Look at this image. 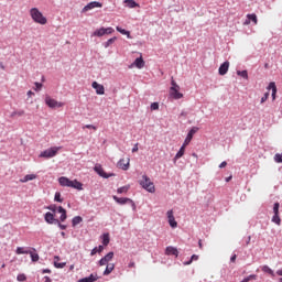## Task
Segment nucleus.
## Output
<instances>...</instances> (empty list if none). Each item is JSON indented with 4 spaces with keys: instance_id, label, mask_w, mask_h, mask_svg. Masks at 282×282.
Returning a JSON list of instances; mask_svg holds the SVG:
<instances>
[{
    "instance_id": "1",
    "label": "nucleus",
    "mask_w": 282,
    "mask_h": 282,
    "mask_svg": "<svg viewBox=\"0 0 282 282\" xmlns=\"http://www.w3.org/2000/svg\"><path fill=\"white\" fill-rule=\"evenodd\" d=\"M59 186H64L67 188H75V191H83V184L78 180H69L67 176H61L58 178Z\"/></svg>"
},
{
    "instance_id": "2",
    "label": "nucleus",
    "mask_w": 282,
    "mask_h": 282,
    "mask_svg": "<svg viewBox=\"0 0 282 282\" xmlns=\"http://www.w3.org/2000/svg\"><path fill=\"white\" fill-rule=\"evenodd\" d=\"M30 13L35 23H40V25H45V23H47V18H45L37 8H32Z\"/></svg>"
},
{
    "instance_id": "3",
    "label": "nucleus",
    "mask_w": 282,
    "mask_h": 282,
    "mask_svg": "<svg viewBox=\"0 0 282 282\" xmlns=\"http://www.w3.org/2000/svg\"><path fill=\"white\" fill-rule=\"evenodd\" d=\"M58 151H61V147H52L42 151L39 158H44L45 160H50L52 158H56V155L58 154Z\"/></svg>"
},
{
    "instance_id": "4",
    "label": "nucleus",
    "mask_w": 282,
    "mask_h": 282,
    "mask_svg": "<svg viewBox=\"0 0 282 282\" xmlns=\"http://www.w3.org/2000/svg\"><path fill=\"white\" fill-rule=\"evenodd\" d=\"M140 186L148 191V193H153L155 191V185L151 182V178L147 175L142 176V180L139 182Z\"/></svg>"
},
{
    "instance_id": "5",
    "label": "nucleus",
    "mask_w": 282,
    "mask_h": 282,
    "mask_svg": "<svg viewBox=\"0 0 282 282\" xmlns=\"http://www.w3.org/2000/svg\"><path fill=\"white\" fill-rule=\"evenodd\" d=\"M112 199L119 204V206H124V204H129L132 208L133 212H135V202L133 199L128 198V197H118L116 195L112 196Z\"/></svg>"
},
{
    "instance_id": "6",
    "label": "nucleus",
    "mask_w": 282,
    "mask_h": 282,
    "mask_svg": "<svg viewBox=\"0 0 282 282\" xmlns=\"http://www.w3.org/2000/svg\"><path fill=\"white\" fill-rule=\"evenodd\" d=\"M95 173L99 175V177H102L104 180H109V177H116V173H107L105 172V169H102V165L96 164L94 167Z\"/></svg>"
},
{
    "instance_id": "7",
    "label": "nucleus",
    "mask_w": 282,
    "mask_h": 282,
    "mask_svg": "<svg viewBox=\"0 0 282 282\" xmlns=\"http://www.w3.org/2000/svg\"><path fill=\"white\" fill-rule=\"evenodd\" d=\"M45 105L50 107V109H61V107H63L65 104L57 101L56 99L50 97V95H46Z\"/></svg>"
},
{
    "instance_id": "8",
    "label": "nucleus",
    "mask_w": 282,
    "mask_h": 282,
    "mask_svg": "<svg viewBox=\"0 0 282 282\" xmlns=\"http://www.w3.org/2000/svg\"><path fill=\"white\" fill-rule=\"evenodd\" d=\"M197 131H199V128L197 127H192L191 130L187 132V135L184 140V144H191V141L193 140V137L195 135V133H197Z\"/></svg>"
},
{
    "instance_id": "9",
    "label": "nucleus",
    "mask_w": 282,
    "mask_h": 282,
    "mask_svg": "<svg viewBox=\"0 0 282 282\" xmlns=\"http://www.w3.org/2000/svg\"><path fill=\"white\" fill-rule=\"evenodd\" d=\"M91 87L96 90L97 96H105V86L98 82H93Z\"/></svg>"
},
{
    "instance_id": "10",
    "label": "nucleus",
    "mask_w": 282,
    "mask_h": 282,
    "mask_svg": "<svg viewBox=\"0 0 282 282\" xmlns=\"http://www.w3.org/2000/svg\"><path fill=\"white\" fill-rule=\"evenodd\" d=\"M167 221L171 228H177V220H175V216L173 215V209L167 210Z\"/></svg>"
},
{
    "instance_id": "11",
    "label": "nucleus",
    "mask_w": 282,
    "mask_h": 282,
    "mask_svg": "<svg viewBox=\"0 0 282 282\" xmlns=\"http://www.w3.org/2000/svg\"><path fill=\"white\" fill-rule=\"evenodd\" d=\"M165 254L167 257H176V258H178L180 257V251L177 250V248H175L173 246H169L165 249Z\"/></svg>"
},
{
    "instance_id": "12",
    "label": "nucleus",
    "mask_w": 282,
    "mask_h": 282,
    "mask_svg": "<svg viewBox=\"0 0 282 282\" xmlns=\"http://www.w3.org/2000/svg\"><path fill=\"white\" fill-rule=\"evenodd\" d=\"M229 67H230V62H228V61L224 62V63L219 66V68H218V74H219L220 76H226V74H228Z\"/></svg>"
},
{
    "instance_id": "13",
    "label": "nucleus",
    "mask_w": 282,
    "mask_h": 282,
    "mask_svg": "<svg viewBox=\"0 0 282 282\" xmlns=\"http://www.w3.org/2000/svg\"><path fill=\"white\" fill-rule=\"evenodd\" d=\"M94 8H102V3L98 1L89 2L87 6L83 8V12H89V10H94Z\"/></svg>"
},
{
    "instance_id": "14",
    "label": "nucleus",
    "mask_w": 282,
    "mask_h": 282,
    "mask_svg": "<svg viewBox=\"0 0 282 282\" xmlns=\"http://www.w3.org/2000/svg\"><path fill=\"white\" fill-rule=\"evenodd\" d=\"M44 221H46V224H50V225H55L56 221H58V219L54 217V214H52L51 212H47L44 215Z\"/></svg>"
},
{
    "instance_id": "15",
    "label": "nucleus",
    "mask_w": 282,
    "mask_h": 282,
    "mask_svg": "<svg viewBox=\"0 0 282 282\" xmlns=\"http://www.w3.org/2000/svg\"><path fill=\"white\" fill-rule=\"evenodd\" d=\"M170 96L174 98V100H180L184 98V95L180 93V88H170Z\"/></svg>"
},
{
    "instance_id": "16",
    "label": "nucleus",
    "mask_w": 282,
    "mask_h": 282,
    "mask_svg": "<svg viewBox=\"0 0 282 282\" xmlns=\"http://www.w3.org/2000/svg\"><path fill=\"white\" fill-rule=\"evenodd\" d=\"M267 89H268V91H270V90L272 91L271 93L272 100H276V91H278L276 83H274V82L269 83Z\"/></svg>"
},
{
    "instance_id": "17",
    "label": "nucleus",
    "mask_w": 282,
    "mask_h": 282,
    "mask_svg": "<svg viewBox=\"0 0 282 282\" xmlns=\"http://www.w3.org/2000/svg\"><path fill=\"white\" fill-rule=\"evenodd\" d=\"M113 251L108 252L105 257L99 260V265H107L111 259H113Z\"/></svg>"
},
{
    "instance_id": "18",
    "label": "nucleus",
    "mask_w": 282,
    "mask_h": 282,
    "mask_svg": "<svg viewBox=\"0 0 282 282\" xmlns=\"http://www.w3.org/2000/svg\"><path fill=\"white\" fill-rule=\"evenodd\" d=\"M251 22L254 23V25H257V22H258L257 14L254 13L247 14V19L243 22V25H250Z\"/></svg>"
},
{
    "instance_id": "19",
    "label": "nucleus",
    "mask_w": 282,
    "mask_h": 282,
    "mask_svg": "<svg viewBox=\"0 0 282 282\" xmlns=\"http://www.w3.org/2000/svg\"><path fill=\"white\" fill-rule=\"evenodd\" d=\"M98 281V273H91L86 278L79 279L77 282H96Z\"/></svg>"
},
{
    "instance_id": "20",
    "label": "nucleus",
    "mask_w": 282,
    "mask_h": 282,
    "mask_svg": "<svg viewBox=\"0 0 282 282\" xmlns=\"http://www.w3.org/2000/svg\"><path fill=\"white\" fill-rule=\"evenodd\" d=\"M61 261V257L54 256V268H57L58 270H62L67 265V262H58Z\"/></svg>"
},
{
    "instance_id": "21",
    "label": "nucleus",
    "mask_w": 282,
    "mask_h": 282,
    "mask_svg": "<svg viewBox=\"0 0 282 282\" xmlns=\"http://www.w3.org/2000/svg\"><path fill=\"white\" fill-rule=\"evenodd\" d=\"M185 151H186V144L183 143L182 147L180 148V150L177 151V153L174 156V162H176V160H180V158H183Z\"/></svg>"
},
{
    "instance_id": "22",
    "label": "nucleus",
    "mask_w": 282,
    "mask_h": 282,
    "mask_svg": "<svg viewBox=\"0 0 282 282\" xmlns=\"http://www.w3.org/2000/svg\"><path fill=\"white\" fill-rule=\"evenodd\" d=\"M117 166L119 169H122V171H129V166H130L129 159H128L127 163H124V159H120L119 162L117 163Z\"/></svg>"
},
{
    "instance_id": "23",
    "label": "nucleus",
    "mask_w": 282,
    "mask_h": 282,
    "mask_svg": "<svg viewBox=\"0 0 282 282\" xmlns=\"http://www.w3.org/2000/svg\"><path fill=\"white\" fill-rule=\"evenodd\" d=\"M133 65L138 68V69H142V67H144V58H142V56L137 57L133 62Z\"/></svg>"
},
{
    "instance_id": "24",
    "label": "nucleus",
    "mask_w": 282,
    "mask_h": 282,
    "mask_svg": "<svg viewBox=\"0 0 282 282\" xmlns=\"http://www.w3.org/2000/svg\"><path fill=\"white\" fill-rule=\"evenodd\" d=\"M111 241V238L109 237V232H106L101 235V246L107 247L109 246V242Z\"/></svg>"
},
{
    "instance_id": "25",
    "label": "nucleus",
    "mask_w": 282,
    "mask_h": 282,
    "mask_svg": "<svg viewBox=\"0 0 282 282\" xmlns=\"http://www.w3.org/2000/svg\"><path fill=\"white\" fill-rule=\"evenodd\" d=\"M112 270H116V264H113V263L107 264V267L104 271V276H109V274H111Z\"/></svg>"
},
{
    "instance_id": "26",
    "label": "nucleus",
    "mask_w": 282,
    "mask_h": 282,
    "mask_svg": "<svg viewBox=\"0 0 282 282\" xmlns=\"http://www.w3.org/2000/svg\"><path fill=\"white\" fill-rule=\"evenodd\" d=\"M117 32H119V34H122L123 36H127V39H131V32L127 31L126 29H122V26H117L116 28Z\"/></svg>"
},
{
    "instance_id": "27",
    "label": "nucleus",
    "mask_w": 282,
    "mask_h": 282,
    "mask_svg": "<svg viewBox=\"0 0 282 282\" xmlns=\"http://www.w3.org/2000/svg\"><path fill=\"white\" fill-rule=\"evenodd\" d=\"M32 180H36V174H26L23 178L20 180V182L25 184L26 182H32Z\"/></svg>"
},
{
    "instance_id": "28",
    "label": "nucleus",
    "mask_w": 282,
    "mask_h": 282,
    "mask_svg": "<svg viewBox=\"0 0 282 282\" xmlns=\"http://www.w3.org/2000/svg\"><path fill=\"white\" fill-rule=\"evenodd\" d=\"M126 7L127 8H140V4H138V2H135V0H124Z\"/></svg>"
},
{
    "instance_id": "29",
    "label": "nucleus",
    "mask_w": 282,
    "mask_h": 282,
    "mask_svg": "<svg viewBox=\"0 0 282 282\" xmlns=\"http://www.w3.org/2000/svg\"><path fill=\"white\" fill-rule=\"evenodd\" d=\"M102 250H105V247L102 245H99L98 247H95L90 251V257H94L95 254H98V253L102 252Z\"/></svg>"
},
{
    "instance_id": "30",
    "label": "nucleus",
    "mask_w": 282,
    "mask_h": 282,
    "mask_svg": "<svg viewBox=\"0 0 282 282\" xmlns=\"http://www.w3.org/2000/svg\"><path fill=\"white\" fill-rule=\"evenodd\" d=\"M78 224H83V218L80 216L73 217L72 227L76 228V226H78Z\"/></svg>"
},
{
    "instance_id": "31",
    "label": "nucleus",
    "mask_w": 282,
    "mask_h": 282,
    "mask_svg": "<svg viewBox=\"0 0 282 282\" xmlns=\"http://www.w3.org/2000/svg\"><path fill=\"white\" fill-rule=\"evenodd\" d=\"M116 41H118V37L113 36V37H110L108 41L104 42L102 45L107 50V47H109L110 45H113Z\"/></svg>"
},
{
    "instance_id": "32",
    "label": "nucleus",
    "mask_w": 282,
    "mask_h": 282,
    "mask_svg": "<svg viewBox=\"0 0 282 282\" xmlns=\"http://www.w3.org/2000/svg\"><path fill=\"white\" fill-rule=\"evenodd\" d=\"M262 272H264L265 274H270V276H275L274 270H272L271 268H269L268 264H264V265L262 267Z\"/></svg>"
},
{
    "instance_id": "33",
    "label": "nucleus",
    "mask_w": 282,
    "mask_h": 282,
    "mask_svg": "<svg viewBox=\"0 0 282 282\" xmlns=\"http://www.w3.org/2000/svg\"><path fill=\"white\" fill-rule=\"evenodd\" d=\"M93 36H105V26H101L100 29H97L96 31H94Z\"/></svg>"
},
{
    "instance_id": "34",
    "label": "nucleus",
    "mask_w": 282,
    "mask_h": 282,
    "mask_svg": "<svg viewBox=\"0 0 282 282\" xmlns=\"http://www.w3.org/2000/svg\"><path fill=\"white\" fill-rule=\"evenodd\" d=\"M17 254H30V250L25 249V247H18L15 250Z\"/></svg>"
},
{
    "instance_id": "35",
    "label": "nucleus",
    "mask_w": 282,
    "mask_h": 282,
    "mask_svg": "<svg viewBox=\"0 0 282 282\" xmlns=\"http://www.w3.org/2000/svg\"><path fill=\"white\" fill-rule=\"evenodd\" d=\"M199 259V256L193 254L188 261L183 262V265H191L194 261H197Z\"/></svg>"
},
{
    "instance_id": "36",
    "label": "nucleus",
    "mask_w": 282,
    "mask_h": 282,
    "mask_svg": "<svg viewBox=\"0 0 282 282\" xmlns=\"http://www.w3.org/2000/svg\"><path fill=\"white\" fill-rule=\"evenodd\" d=\"M271 221L273 224H276V226H281V217L279 216V214H274Z\"/></svg>"
},
{
    "instance_id": "37",
    "label": "nucleus",
    "mask_w": 282,
    "mask_h": 282,
    "mask_svg": "<svg viewBox=\"0 0 282 282\" xmlns=\"http://www.w3.org/2000/svg\"><path fill=\"white\" fill-rule=\"evenodd\" d=\"M129 188H131L130 185H126V186L119 187V188L117 189V193H118L119 195H122V193H128V192H129Z\"/></svg>"
},
{
    "instance_id": "38",
    "label": "nucleus",
    "mask_w": 282,
    "mask_h": 282,
    "mask_svg": "<svg viewBox=\"0 0 282 282\" xmlns=\"http://www.w3.org/2000/svg\"><path fill=\"white\" fill-rule=\"evenodd\" d=\"M29 254H30L31 261H33V263H36V261H39V259H40L39 253H34L32 251H29Z\"/></svg>"
},
{
    "instance_id": "39",
    "label": "nucleus",
    "mask_w": 282,
    "mask_h": 282,
    "mask_svg": "<svg viewBox=\"0 0 282 282\" xmlns=\"http://www.w3.org/2000/svg\"><path fill=\"white\" fill-rule=\"evenodd\" d=\"M237 75L248 80V70H237Z\"/></svg>"
},
{
    "instance_id": "40",
    "label": "nucleus",
    "mask_w": 282,
    "mask_h": 282,
    "mask_svg": "<svg viewBox=\"0 0 282 282\" xmlns=\"http://www.w3.org/2000/svg\"><path fill=\"white\" fill-rule=\"evenodd\" d=\"M54 202L63 204V197H61V192H56L54 196Z\"/></svg>"
},
{
    "instance_id": "41",
    "label": "nucleus",
    "mask_w": 282,
    "mask_h": 282,
    "mask_svg": "<svg viewBox=\"0 0 282 282\" xmlns=\"http://www.w3.org/2000/svg\"><path fill=\"white\" fill-rule=\"evenodd\" d=\"M17 281L19 282L28 281V276L25 275V273H20L17 276Z\"/></svg>"
},
{
    "instance_id": "42",
    "label": "nucleus",
    "mask_w": 282,
    "mask_h": 282,
    "mask_svg": "<svg viewBox=\"0 0 282 282\" xmlns=\"http://www.w3.org/2000/svg\"><path fill=\"white\" fill-rule=\"evenodd\" d=\"M55 226H58L59 230H67V225L61 224L59 219L55 221Z\"/></svg>"
},
{
    "instance_id": "43",
    "label": "nucleus",
    "mask_w": 282,
    "mask_h": 282,
    "mask_svg": "<svg viewBox=\"0 0 282 282\" xmlns=\"http://www.w3.org/2000/svg\"><path fill=\"white\" fill-rule=\"evenodd\" d=\"M280 207H281V204H279V202L273 204V215H279Z\"/></svg>"
},
{
    "instance_id": "44",
    "label": "nucleus",
    "mask_w": 282,
    "mask_h": 282,
    "mask_svg": "<svg viewBox=\"0 0 282 282\" xmlns=\"http://www.w3.org/2000/svg\"><path fill=\"white\" fill-rule=\"evenodd\" d=\"M150 109L152 111H158V109H160V104L159 102H152L150 106Z\"/></svg>"
},
{
    "instance_id": "45",
    "label": "nucleus",
    "mask_w": 282,
    "mask_h": 282,
    "mask_svg": "<svg viewBox=\"0 0 282 282\" xmlns=\"http://www.w3.org/2000/svg\"><path fill=\"white\" fill-rule=\"evenodd\" d=\"M57 208H58V207H56V205H48V206L46 207V210H51V213H56Z\"/></svg>"
},
{
    "instance_id": "46",
    "label": "nucleus",
    "mask_w": 282,
    "mask_h": 282,
    "mask_svg": "<svg viewBox=\"0 0 282 282\" xmlns=\"http://www.w3.org/2000/svg\"><path fill=\"white\" fill-rule=\"evenodd\" d=\"M104 32L105 34H113L115 30L113 28L109 26V28H104Z\"/></svg>"
},
{
    "instance_id": "47",
    "label": "nucleus",
    "mask_w": 282,
    "mask_h": 282,
    "mask_svg": "<svg viewBox=\"0 0 282 282\" xmlns=\"http://www.w3.org/2000/svg\"><path fill=\"white\" fill-rule=\"evenodd\" d=\"M56 210H57V213H59L61 215H65V214L67 213V209L64 208L63 206H58Z\"/></svg>"
},
{
    "instance_id": "48",
    "label": "nucleus",
    "mask_w": 282,
    "mask_h": 282,
    "mask_svg": "<svg viewBox=\"0 0 282 282\" xmlns=\"http://www.w3.org/2000/svg\"><path fill=\"white\" fill-rule=\"evenodd\" d=\"M34 85H35V91H41V89H43L42 83L35 82Z\"/></svg>"
},
{
    "instance_id": "49",
    "label": "nucleus",
    "mask_w": 282,
    "mask_h": 282,
    "mask_svg": "<svg viewBox=\"0 0 282 282\" xmlns=\"http://www.w3.org/2000/svg\"><path fill=\"white\" fill-rule=\"evenodd\" d=\"M180 89V85H177V83H175V79L171 80V89Z\"/></svg>"
},
{
    "instance_id": "50",
    "label": "nucleus",
    "mask_w": 282,
    "mask_h": 282,
    "mask_svg": "<svg viewBox=\"0 0 282 282\" xmlns=\"http://www.w3.org/2000/svg\"><path fill=\"white\" fill-rule=\"evenodd\" d=\"M270 98V91L264 93L263 97L261 98V104L265 102Z\"/></svg>"
},
{
    "instance_id": "51",
    "label": "nucleus",
    "mask_w": 282,
    "mask_h": 282,
    "mask_svg": "<svg viewBox=\"0 0 282 282\" xmlns=\"http://www.w3.org/2000/svg\"><path fill=\"white\" fill-rule=\"evenodd\" d=\"M67 220V213L66 214H61L59 216V223L66 221Z\"/></svg>"
},
{
    "instance_id": "52",
    "label": "nucleus",
    "mask_w": 282,
    "mask_h": 282,
    "mask_svg": "<svg viewBox=\"0 0 282 282\" xmlns=\"http://www.w3.org/2000/svg\"><path fill=\"white\" fill-rule=\"evenodd\" d=\"M247 279H249V281H257L258 276L257 274H250L247 276Z\"/></svg>"
},
{
    "instance_id": "53",
    "label": "nucleus",
    "mask_w": 282,
    "mask_h": 282,
    "mask_svg": "<svg viewBox=\"0 0 282 282\" xmlns=\"http://www.w3.org/2000/svg\"><path fill=\"white\" fill-rule=\"evenodd\" d=\"M247 279H249V281H257L258 276L257 274H250L247 276Z\"/></svg>"
},
{
    "instance_id": "54",
    "label": "nucleus",
    "mask_w": 282,
    "mask_h": 282,
    "mask_svg": "<svg viewBox=\"0 0 282 282\" xmlns=\"http://www.w3.org/2000/svg\"><path fill=\"white\" fill-rule=\"evenodd\" d=\"M226 166H228V162H226V161H223V162L219 164V169H226Z\"/></svg>"
},
{
    "instance_id": "55",
    "label": "nucleus",
    "mask_w": 282,
    "mask_h": 282,
    "mask_svg": "<svg viewBox=\"0 0 282 282\" xmlns=\"http://www.w3.org/2000/svg\"><path fill=\"white\" fill-rule=\"evenodd\" d=\"M42 274H52V270L50 269H43Z\"/></svg>"
},
{
    "instance_id": "56",
    "label": "nucleus",
    "mask_w": 282,
    "mask_h": 282,
    "mask_svg": "<svg viewBox=\"0 0 282 282\" xmlns=\"http://www.w3.org/2000/svg\"><path fill=\"white\" fill-rule=\"evenodd\" d=\"M85 129H94V131H96V126H94V124H86Z\"/></svg>"
},
{
    "instance_id": "57",
    "label": "nucleus",
    "mask_w": 282,
    "mask_h": 282,
    "mask_svg": "<svg viewBox=\"0 0 282 282\" xmlns=\"http://www.w3.org/2000/svg\"><path fill=\"white\" fill-rule=\"evenodd\" d=\"M230 261H231V263H235V261H237V254H232L230 257Z\"/></svg>"
},
{
    "instance_id": "58",
    "label": "nucleus",
    "mask_w": 282,
    "mask_h": 282,
    "mask_svg": "<svg viewBox=\"0 0 282 282\" xmlns=\"http://www.w3.org/2000/svg\"><path fill=\"white\" fill-rule=\"evenodd\" d=\"M137 151H138V143H135V144L133 145V148H132V153H137Z\"/></svg>"
},
{
    "instance_id": "59",
    "label": "nucleus",
    "mask_w": 282,
    "mask_h": 282,
    "mask_svg": "<svg viewBox=\"0 0 282 282\" xmlns=\"http://www.w3.org/2000/svg\"><path fill=\"white\" fill-rule=\"evenodd\" d=\"M15 115H17V116H24V115H25V111L20 110V111H18V112H15Z\"/></svg>"
},
{
    "instance_id": "60",
    "label": "nucleus",
    "mask_w": 282,
    "mask_h": 282,
    "mask_svg": "<svg viewBox=\"0 0 282 282\" xmlns=\"http://www.w3.org/2000/svg\"><path fill=\"white\" fill-rule=\"evenodd\" d=\"M44 282H52V279L47 275L44 276Z\"/></svg>"
},
{
    "instance_id": "61",
    "label": "nucleus",
    "mask_w": 282,
    "mask_h": 282,
    "mask_svg": "<svg viewBox=\"0 0 282 282\" xmlns=\"http://www.w3.org/2000/svg\"><path fill=\"white\" fill-rule=\"evenodd\" d=\"M251 239H252V237L248 236L247 241H246V246L250 245Z\"/></svg>"
},
{
    "instance_id": "62",
    "label": "nucleus",
    "mask_w": 282,
    "mask_h": 282,
    "mask_svg": "<svg viewBox=\"0 0 282 282\" xmlns=\"http://www.w3.org/2000/svg\"><path fill=\"white\" fill-rule=\"evenodd\" d=\"M278 276H282V269L276 271Z\"/></svg>"
},
{
    "instance_id": "63",
    "label": "nucleus",
    "mask_w": 282,
    "mask_h": 282,
    "mask_svg": "<svg viewBox=\"0 0 282 282\" xmlns=\"http://www.w3.org/2000/svg\"><path fill=\"white\" fill-rule=\"evenodd\" d=\"M0 69H6V65H3V62H0Z\"/></svg>"
},
{
    "instance_id": "64",
    "label": "nucleus",
    "mask_w": 282,
    "mask_h": 282,
    "mask_svg": "<svg viewBox=\"0 0 282 282\" xmlns=\"http://www.w3.org/2000/svg\"><path fill=\"white\" fill-rule=\"evenodd\" d=\"M241 282H250V280L247 278H245Z\"/></svg>"
}]
</instances>
